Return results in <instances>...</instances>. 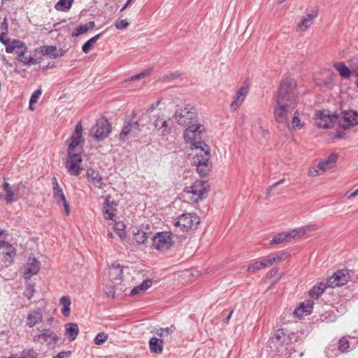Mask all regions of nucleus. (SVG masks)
Returning a JSON list of instances; mask_svg holds the SVG:
<instances>
[{
  "mask_svg": "<svg viewBox=\"0 0 358 358\" xmlns=\"http://www.w3.org/2000/svg\"><path fill=\"white\" fill-rule=\"evenodd\" d=\"M205 133L203 124L194 123L188 125L183 134L185 141L191 145L192 149L196 150L194 162L196 164L197 172L201 176L208 175L210 171V150L203 140Z\"/></svg>",
  "mask_w": 358,
  "mask_h": 358,
  "instance_id": "obj_1",
  "label": "nucleus"
},
{
  "mask_svg": "<svg viewBox=\"0 0 358 358\" xmlns=\"http://www.w3.org/2000/svg\"><path fill=\"white\" fill-rule=\"evenodd\" d=\"M83 137V126L80 122H78L73 134L70 138V143L68 146V157L65 164V167L71 176H78L83 170V159L79 153L73 152L74 149L80 144V139Z\"/></svg>",
  "mask_w": 358,
  "mask_h": 358,
  "instance_id": "obj_2",
  "label": "nucleus"
},
{
  "mask_svg": "<svg viewBox=\"0 0 358 358\" xmlns=\"http://www.w3.org/2000/svg\"><path fill=\"white\" fill-rule=\"evenodd\" d=\"M297 336L296 333L291 332L286 329H279L276 330L271 336L270 341L273 344L278 352L280 348L285 347L287 349L294 341H296Z\"/></svg>",
  "mask_w": 358,
  "mask_h": 358,
  "instance_id": "obj_3",
  "label": "nucleus"
},
{
  "mask_svg": "<svg viewBox=\"0 0 358 358\" xmlns=\"http://www.w3.org/2000/svg\"><path fill=\"white\" fill-rule=\"evenodd\" d=\"M209 191L208 182L206 180H196L184 191V196L190 202H197L206 198Z\"/></svg>",
  "mask_w": 358,
  "mask_h": 358,
  "instance_id": "obj_4",
  "label": "nucleus"
},
{
  "mask_svg": "<svg viewBox=\"0 0 358 358\" xmlns=\"http://www.w3.org/2000/svg\"><path fill=\"white\" fill-rule=\"evenodd\" d=\"M2 188L6 194L3 196L0 192V201L3 198L7 204H11L23 196V192L26 189V186L22 182H20L11 186L10 183L4 181L2 185Z\"/></svg>",
  "mask_w": 358,
  "mask_h": 358,
  "instance_id": "obj_5",
  "label": "nucleus"
},
{
  "mask_svg": "<svg viewBox=\"0 0 358 358\" xmlns=\"http://www.w3.org/2000/svg\"><path fill=\"white\" fill-rule=\"evenodd\" d=\"M174 117L179 124L188 127L189 124L196 123L198 118L196 109L190 105L184 106L176 111Z\"/></svg>",
  "mask_w": 358,
  "mask_h": 358,
  "instance_id": "obj_6",
  "label": "nucleus"
},
{
  "mask_svg": "<svg viewBox=\"0 0 358 358\" xmlns=\"http://www.w3.org/2000/svg\"><path fill=\"white\" fill-rule=\"evenodd\" d=\"M200 217L195 213H183L174 221V225L182 231L197 229L200 223Z\"/></svg>",
  "mask_w": 358,
  "mask_h": 358,
  "instance_id": "obj_7",
  "label": "nucleus"
},
{
  "mask_svg": "<svg viewBox=\"0 0 358 358\" xmlns=\"http://www.w3.org/2000/svg\"><path fill=\"white\" fill-rule=\"evenodd\" d=\"M152 245L158 251L168 250L173 245V234L171 231H163L156 233L152 238Z\"/></svg>",
  "mask_w": 358,
  "mask_h": 358,
  "instance_id": "obj_8",
  "label": "nucleus"
},
{
  "mask_svg": "<svg viewBox=\"0 0 358 358\" xmlns=\"http://www.w3.org/2000/svg\"><path fill=\"white\" fill-rule=\"evenodd\" d=\"M336 113H331L329 110H321L315 113V124L322 129L332 128L336 126Z\"/></svg>",
  "mask_w": 358,
  "mask_h": 358,
  "instance_id": "obj_9",
  "label": "nucleus"
},
{
  "mask_svg": "<svg viewBox=\"0 0 358 358\" xmlns=\"http://www.w3.org/2000/svg\"><path fill=\"white\" fill-rule=\"evenodd\" d=\"M59 341V337L50 329L39 330L38 334L33 336V342L39 344L45 343L48 346L54 348Z\"/></svg>",
  "mask_w": 358,
  "mask_h": 358,
  "instance_id": "obj_10",
  "label": "nucleus"
},
{
  "mask_svg": "<svg viewBox=\"0 0 358 358\" xmlns=\"http://www.w3.org/2000/svg\"><path fill=\"white\" fill-rule=\"evenodd\" d=\"M282 254L274 253L268 256L262 257L259 261H255L250 264L248 266L247 271L248 272L255 273L257 271L269 267L273 263L281 260Z\"/></svg>",
  "mask_w": 358,
  "mask_h": 358,
  "instance_id": "obj_11",
  "label": "nucleus"
},
{
  "mask_svg": "<svg viewBox=\"0 0 358 358\" xmlns=\"http://www.w3.org/2000/svg\"><path fill=\"white\" fill-rule=\"evenodd\" d=\"M141 129V124L138 121L131 122V120H125L118 138L121 141L125 142L131 137H136Z\"/></svg>",
  "mask_w": 358,
  "mask_h": 358,
  "instance_id": "obj_12",
  "label": "nucleus"
},
{
  "mask_svg": "<svg viewBox=\"0 0 358 358\" xmlns=\"http://www.w3.org/2000/svg\"><path fill=\"white\" fill-rule=\"evenodd\" d=\"M351 279L348 270H337L333 275L327 280V285L329 287H341L346 285Z\"/></svg>",
  "mask_w": 358,
  "mask_h": 358,
  "instance_id": "obj_13",
  "label": "nucleus"
},
{
  "mask_svg": "<svg viewBox=\"0 0 358 358\" xmlns=\"http://www.w3.org/2000/svg\"><path fill=\"white\" fill-rule=\"evenodd\" d=\"M111 129V124L108 120L105 117H102L96 121V124L92 131L96 140L102 141L109 135Z\"/></svg>",
  "mask_w": 358,
  "mask_h": 358,
  "instance_id": "obj_14",
  "label": "nucleus"
},
{
  "mask_svg": "<svg viewBox=\"0 0 358 358\" xmlns=\"http://www.w3.org/2000/svg\"><path fill=\"white\" fill-rule=\"evenodd\" d=\"M52 194L53 198L56 201L57 203L59 206H64L66 214L68 215L70 213V206L64 193L58 183L57 179L55 177L52 178Z\"/></svg>",
  "mask_w": 358,
  "mask_h": 358,
  "instance_id": "obj_15",
  "label": "nucleus"
},
{
  "mask_svg": "<svg viewBox=\"0 0 358 358\" xmlns=\"http://www.w3.org/2000/svg\"><path fill=\"white\" fill-rule=\"evenodd\" d=\"M338 158V156L336 153H331L327 157V158L318 163L316 168H312L310 169L309 173L312 176H316L320 174V172H324L328 170L336 164Z\"/></svg>",
  "mask_w": 358,
  "mask_h": 358,
  "instance_id": "obj_16",
  "label": "nucleus"
},
{
  "mask_svg": "<svg viewBox=\"0 0 358 358\" xmlns=\"http://www.w3.org/2000/svg\"><path fill=\"white\" fill-rule=\"evenodd\" d=\"M275 103L290 108L296 103L294 91H278L275 94Z\"/></svg>",
  "mask_w": 358,
  "mask_h": 358,
  "instance_id": "obj_17",
  "label": "nucleus"
},
{
  "mask_svg": "<svg viewBox=\"0 0 358 358\" xmlns=\"http://www.w3.org/2000/svg\"><path fill=\"white\" fill-rule=\"evenodd\" d=\"M349 341L345 336L341 337L337 343V349L334 345H329L325 350L326 356L329 358L336 357L338 354L336 350L341 353H347L349 351Z\"/></svg>",
  "mask_w": 358,
  "mask_h": 358,
  "instance_id": "obj_18",
  "label": "nucleus"
},
{
  "mask_svg": "<svg viewBox=\"0 0 358 358\" xmlns=\"http://www.w3.org/2000/svg\"><path fill=\"white\" fill-rule=\"evenodd\" d=\"M43 319V311L41 308L36 307L30 309L26 317L25 325L29 328H33L42 322Z\"/></svg>",
  "mask_w": 358,
  "mask_h": 358,
  "instance_id": "obj_19",
  "label": "nucleus"
},
{
  "mask_svg": "<svg viewBox=\"0 0 358 358\" xmlns=\"http://www.w3.org/2000/svg\"><path fill=\"white\" fill-rule=\"evenodd\" d=\"M86 177L94 187L103 189L106 186L103 176L97 170L92 168L87 169L86 171Z\"/></svg>",
  "mask_w": 358,
  "mask_h": 358,
  "instance_id": "obj_20",
  "label": "nucleus"
},
{
  "mask_svg": "<svg viewBox=\"0 0 358 358\" xmlns=\"http://www.w3.org/2000/svg\"><path fill=\"white\" fill-rule=\"evenodd\" d=\"M117 203L111 199V196L108 195L105 198L103 206V217L108 220H115Z\"/></svg>",
  "mask_w": 358,
  "mask_h": 358,
  "instance_id": "obj_21",
  "label": "nucleus"
},
{
  "mask_svg": "<svg viewBox=\"0 0 358 358\" xmlns=\"http://www.w3.org/2000/svg\"><path fill=\"white\" fill-rule=\"evenodd\" d=\"M317 15V11H313L310 13L303 15L297 24L296 31L303 32L308 30L313 24L314 20Z\"/></svg>",
  "mask_w": 358,
  "mask_h": 358,
  "instance_id": "obj_22",
  "label": "nucleus"
},
{
  "mask_svg": "<svg viewBox=\"0 0 358 358\" xmlns=\"http://www.w3.org/2000/svg\"><path fill=\"white\" fill-rule=\"evenodd\" d=\"M273 117L278 124H286L288 122V108L275 104L273 108Z\"/></svg>",
  "mask_w": 358,
  "mask_h": 358,
  "instance_id": "obj_23",
  "label": "nucleus"
},
{
  "mask_svg": "<svg viewBox=\"0 0 358 358\" xmlns=\"http://www.w3.org/2000/svg\"><path fill=\"white\" fill-rule=\"evenodd\" d=\"M334 69L343 80L349 79L352 75V70L343 62H336L333 64Z\"/></svg>",
  "mask_w": 358,
  "mask_h": 358,
  "instance_id": "obj_24",
  "label": "nucleus"
},
{
  "mask_svg": "<svg viewBox=\"0 0 358 358\" xmlns=\"http://www.w3.org/2000/svg\"><path fill=\"white\" fill-rule=\"evenodd\" d=\"M122 266L117 262L112 264L108 271L110 280L114 283H117V281H120L122 280Z\"/></svg>",
  "mask_w": 358,
  "mask_h": 358,
  "instance_id": "obj_25",
  "label": "nucleus"
},
{
  "mask_svg": "<svg viewBox=\"0 0 358 358\" xmlns=\"http://www.w3.org/2000/svg\"><path fill=\"white\" fill-rule=\"evenodd\" d=\"M39 269L40 262L36 258L29 259L24 271V277L27 279L30 278L31 276L36 275Z\"/></svg>",
  "mask_w": 358,
  "mask_h": 358,
  "instance_id": "obj_26",
  "label": "nucleus"
},
{
  "mask_svg": "<svg viewBox=\"0 0 358 358\" xmlns=\"http://www.w3.org/2000/svg\"><path fill=\"white\" fill-rule=\"evenodd\" d=\"M313 305L314 302L313 301L307 300L306 302L301 303L299 306L294 310V314L299 318L303 317L304 313L309 315L312 313Z\"/></svg>",
  "mask_w": 358,
  "mask_h": 358,
  "instance_id": "obj_27",
  "label": "nucleus"
},
{
  "mask_svg": "<svg viewBox=\"0 0 358 358\" xmlns=\"http://www.w3.org/2000/svg\"><path fill=\"white\" fill-rule=\"evenodd\" d=\"M153 125L155 129L159 131L162 136L167 135L169 133V124L164 115L157 116L153 121Z\"/></svg>",
  "mask_w": 358,
  "mask_h": 358,
  "instance_id": "obj_28",
  "label": "nucleus"
},
{
  "mask_svg": "<svg viewBox=\"0 0 358 358\" xmlns=\"http://www.w3.org/2000/svg\"><path fill=\"white\" fill-rule=\"evenodd\" d=\"M297 87L296 80L289 75H285L279 85V90H293Z\"/></svg>",
  "mask_w": 358,
  "mask_h": 358,
  "instance_id": "obj_29",
  "label": "nucleus"
},
{
  "mask_svg": "<svg viewBox=\"0 0 358 358\" xmlns=\"http://www.w3.org/2000/svg\"><path fill=\"white\" fill-rule=\"evenodd\" d=\"M149 348L152 353L161 354L163 350V340L152 337L149 341Z\"/></svg>",
  "mask_w": 358,
  "mask_h": 358,
  "instance_id": "obj_30",
  "label": "nucleus"
},
{
  "mask_svg": "<svg viewBox=\"0 0 358 358\" xmlns=\"http://www.w3.org/2000/svg\"><path fill=\"white\" fill-rule=\"evenodd\" d=\"M95 23L93 21L89 22L85 24L78 26L74 29L71 34L72 37H78L80 35L87 33L89 30H92L94 28Z\"/></svg>",
  "mask_w": 358,
  "mask_h": 358,
  "instance_id": "obj_31",
  "label": "nucleus"
},
{
  "mask_svg": "<svg viewBox=\"0 0 358 358\" xmlns=\"http://www.w3.org/2000/svg\"><path fill=\"white\" fill-rule=\"evenodd\" d=\"M66 336L71 341H74L79 333V328L76 323H67L64 326Z\"/></svg>",
  "mask_w": 358,
  "mask_h": 358,
  "instance_id": "obj_32",
  "label": "nucleus"
},
{
  "mask_svg": "<svg viewBox=\"0 0 358 358\" xmlns=\"http://www.w3.org/2000/svg\"><path fill=\"white\" fill-rule=\"evenodd\" d=\"M248 91H238L234 101L230 105L231 110L235 111L243 103L247 96Z\"/></svg>",
  "mask_w": 358,
  "mask_h": 358,
  "instance_id": "obj_33",
  "label": "nucleus"
},
{
  "mask_svg": "<svg viewBox=\"0 0 358 358\" xmlns=\"http://www.w3.org/2000/svg\"><path fill=\"white\" fill-rule=\"evenodd\" d=\"M327 287H329L327 286V282H320L309 291L310 296L313 299H317Z\"/></svg>",
  "mask_w": 358,
  "mask_h": 358,
  "instance_id": "obj_34",
  "label": "nucleus"
},
{
  "mask_svg": "<svg viewBox=\"0 0 358 358\" xmlns=\"http://www.w3.org/2000/svg\"><path fill=\"white\" fill-rule=\"evenodd\" d=\"M8 358H38V353L34 348L23 350L20 355H12Z\"/></svg>",
  "mask_w": 358,
  "mask_h": 358,
  "instance_id": "obj_35",
  "label": "nucleus"
},
{
  "mask_svg": "<svg viewBox=\"0 0 358 358\" xmlns=\"http://www.w3.org/2000/svg\"><path fill=\"white\" fill-rule=\"evenodd\" d=\"M4 248L6 251L3 252V261L5 262H13V258L16 255V249L9 243Z\"/></svg>",
  "mask_w": 358,
  "mask_h": 358,
  "instance_id": "obj_36",
  "label": "nucleus"
},
{
  "mask_svg": "<svg viewBox=\"0 0 358 358\" xmlns=\"http://www.w3.org/2000/svg\"><path fill=\"white\" fill-rule=\"evenodd\" d=\"M74 0H59L55 5V8L57 11L68 12L72 7Z\"/></svg>",
  "mask_w": 358,
  "mask_h": 358,
  "instance_id": "obj_37",
  "label": "nucleus"
},
{
  "mask_svg": "<svg viewBox=\"0 0 358 358\" xmlns=\"http://www.w3.org/2000/svg\"><path fill=\"white\" fill-rule=\"evenodd\" d=\"M60 304L62 305V313L64 316L68 317L70 315L71 300L69 296H64L60 299Z\"/></svg>",
  "mask_w": 358,
  "mask_h": 358,
  "instance_id": "obj_38",
  "label": "nucleus"
},
{
  "mask_svg": "<svg viewBox=\"0 0 358 358\" xmlns=\"http://www.w3.org/2000/svg\"><path fill=\"white\" fill-rule=\"evenodd\" d=\"M336 125H338V128L342 129L343 130L348 129L353 127V124L349 122L348 120H346L345 117L343 114L341 115L337 114Z\"/></svg>",
  "mask_w": 358,
  "mask_h": 358,
  "instance_id": "obj_39",
  "label": "nucleus"
},
{
  "mask_svg": "<svg viewBox=\"0 0 358 358\" xmlns=\"http://www.w3.org/2000/svg\"><path fill=\"white\" fill-rule=\"evenodd\" d=\"M150 234L143 230H137L136 232H134V238L138 244H143L146 240L149 238Z\"/></svg>",
  "mask_w": 358,
  "mask_h": 358,
  "instance_id": "obj_40",
  "label": "nucleus"
},
{
  "mask_svg": "<svg viewBox=\"0 0 358 358\" xmlns=\"http://www.w3.org/2000/svg\"><path fill=\"white\" fill-rule=\"evenodd\" d=\"M56 51L57 48L55 46H42L39 48V52L41 55H48L53 58H56L57 57Z\"/></svg>",
  "mask_w": 358,
  "mask_h": 358,
  "instance_id": "obj_41",
  "label": "nucleus"
},
{
  "mask_svg": "<svg viewBox=\"0 0 358 358\" xmlns=\"http://www.w3.org/2000/svg\"><path fill=\"white\" fill-rule=\"evenodd\" d=\"M102 33H99L90 39H89L87 42H85L82 46V50L85 53H88L91 50L92 45L94 44L101 37Z\"/></svg>",
  "mask_w": 358,
  "mask_h": 358,
  "instance_id": "obj_42",
  "label": "nucleus"
},
{
  "mask_svg": "<svg viewBox=\"0 0 358 358\" xmlns=\"http://www.w3.org/2000/svg\"><path fill=\"white\" fill-rule=\"evenodd\" d=\"M343 115L353 126L358 124V113L356 111L345 110L343 113Z\"/></svg>",
  "mask_w": 358,
  "mask_h": 358,
  "instance_id": "obj_43",
  "label": "nucleus"
},
{
  "mask_svg": "<svg viewBox=\"0 0 358 358\" xmlns=\"http://www.w3.org/2000/svg\"><path fill=\"white\" fill-rule=\"evenodd\" d=\"M175 331L176 327L173 325H171L169 327L160 328L156 333L160 338H166L171 336Z\"/></svg>",
  "mask_w": 358,
  "mask_h": 358,
  "instance_id": "obj_44",
  "label": "nucleus"
},
{
  "mask_svg": "<svg viewBox=\"0 0 358 358\" xmlns=\"http://www.w3.org/2000/svg\"><path fill=\"white\" fill-rule=\"evenodd\" d=\"M19 47H22V41L19 40H13L10 43L8 42L6 45V52L7 53H11L15 50H17Z\"/></svg>",
  "mask_w": 358,
  "mask_h": 358,
  "instance_id": "obj_45",
  "label": "nucleus"
},
{
  "mask_svg": "<svg viewBox=\"0 0 358 358\" xmlns=\"http://www.w3.org/2000/svg\"><path fill=\"white\" fill-rule=\"evenodd\" d=\"M41 92L42 91H34L31 94L29 104V108L30 110H34V104L38 102V99L41 95Z\"/></svg>",
  "mask_w": 358,
  "mask_h": 358,
  "instance_id": "obj_46",
  "label": "nucleus"
},
{
  "mask_svg": "<svg viewBox=\"0 0 358 358\" xmlns=\"http://www.w3.org/2000/svg\"><path fill=\"white\" fill-rule=\"evenodd\" d=\"M286 241H289L287 239V234L285 233H280L275 236L271 241V244H279Z\"/></svg>",
  "mask_w": 358,
  "mask_h": 358,
  "instance_id": "obj_47",
  "label": "nucleus"
},
{
  "mask_svg": "<svg viewBox=\"0 0 358 358\" xmlns=\"http://www.w3.org/2000/svg\"><path fill=\"white\" fill-rule=\"evenodd\" d=\"M35 293V285L33 283H27L26 285V288L24 292V296H26L29 300H30Z\"/></svg>",
  "mask_w": 358,
  "mask_h": 358,
  "instance_id": "obj_48",
  "label": "nucleus"
},
{
  "mask_svg": "<svg viewBox=\"0 0 358 358\" xmlns=\"http://www.w3.org/2000/svg\"><path fill=\"white\" fill-rule=\"evenodd\" d=\"M180 76L181 73L179 71H175L164 76L161 78L160 80H162V82L167 83L173 80L178 78Z\"/></svg>",
  "mask_w": 358,
  "mask_h": 358,
  "instance_id": "obj_49",
  "label": "nucleus"
},
{
  "mask_svg": "<svg viewBox=\"0 0 358 358\" xmlns=\"http://www.w3.org/2000/svg\"><path fill=\"white\" fill-rule=\"evenodd\" d=\"M350 66L352 70V75L358 76V58L352 57L349 60Z\"/></svg>",
  "mask_w": 358,
  "mask_h": 358,
  "instance_id": "obj_50",
  "label": "nucleus"
},
{
  "mask_svg": "<svg viewBox=\"0 0 358 358\" xmlns=\"http://www.w3.org/2000/svg\"><path fill=\"white\" fill-rule=\"evenodd\" d=\"M152 73V69H146L143 72L136 74L134 76H131L129 79L130 81H135L137 80L143 79L147 76H148Z\"/></svg>",
  "mask_w": 358,
  "mask_h": 358,
  "instance_id": "obj_51",
  "label": "nucleus"
},
{
  "mask_svg": "<svg viewBox=\"0 0 358 358\" xmlns=\"http://www.w3.org/2000/svg\"><path fill=\"white\" fill-rule=\"evenodd\" d=\"M320 320L322 322L329 323V322H334L336 320V316L332 314L331 313H325L322 314L320 317Z\"/></svg>",
  "mask_w": 358,
  "mask_h": 358,
  "instance_id": "obj_52",
  "label": "nucleus"
},
{
  "mask_svg": "<svg viewBox=\"0 0 358 358\" xmlns=\"http://www.w3.org/2000/svg\"><path fill=\"white\" fill-rule=\"evenodd\" d=\"M305 233V230L302 229H294L289 232L285 233L287 234V239L290 241L292 238H294L298 234H303Z\"/></svg>",
  "mask_w": 358,
  "mask_h": 358,
  "instance_id": "obj_53",
  "label": "nucleus"
},
{
  "mask_svg": "<svg viewBox=\"0 0 358 358\" xmlns=\"http://www.w3.org/2000/svg\"><path fill=\"white\" fill-rule=\"evenodd\" d=\"M108 338V335L103 332L99 333L94 338V343L96 345H101L106 342Z\"/></svg>",
  "mask_w": 358,
  "mask_h": 358,
  "instance_id": "obj_54",
  "label": "nucleus"
},
{
  "mask_svg": "<svg viewBox=\"0 0 358 358\" xmlns=\"http://www.w3.org/2000/svg\"><path fill=\"white\" fill-rule=\"evenodd\" d=\"M292 124L293 127L295 129H300L303 127V124L301 123V120L298 117V112L294 113V117L292 118Z\"/></svg>",
  "mask_w": 358,
  "mask_h": 358,
  "instance_id": "obj_55",
  "label": "nucleus"
},
{
  "mask_svg": "<svg viewBox=\"0 0 358 358\" xmlns=\"http://www.w3.org/2000/svg\"><path fill=\"white\" fill-rule=\"evenodd\" d=\"M129 24L127 20H120L116 21L115 23V27L116 29L120 30L126 29L129 27Z\"/></svg>",
  "mask_w": 358,
  "mask_h": 358,
  "instance_id": "obj_56",
  "label": "nucleus"
},
{
  "mask_svg": "<svg viewBox=\"0 0 358 358\" xmlns=\"http://www.w3.org/2000/svg\"><path fill=\"white\" fill-rule=\"evenodd\" d=\"M26 50L27 47L25 46L24 43L22 42V47H19L17 50H16L18 59H20L24 55Z\"/></svg>",
  "mask_w": 358,
  "mask_h": 358,
  "instance_id": "obj_57",
  "label": "nucleus"
},
{
  "mask_svg": "<svg viewBox=\"0 0 358 358\" xmlns=\"http://www.w3.org/2000/svg\"><path fill=\"white\" fill-rule=\"evenodd\" d=\"M25 64H36V60L31 57H25L24 55L20 59Z\"/></svg>",
  "mask_w": 358,
  "mask_h": 358,
  "instance_id": "obj_58",
  "label": "nucleus"
},
{
  "mask_svg": "<svg viewBox=\"0 0 358 358\" xmlns=\"http://www.w3.org/2000/svg\"><path fill=\"white\" fill-rule=\"evenodd\" d=\"M145 292L141 285L134 287L130 292L131 296H135L141 292Z\"/></svg>",
  "mask_w": 358,
  "mask_h": 358,
  "instance_id": "obj_59",
  "label": "nucleus"
},
{
  "mask_svg": "<svg viewBox=\"0 0 358 358\" xmlns=\"http://www.w3.org/2000/svg\"><path fill=\"white\" fill-rule=\"evenodd\" d=\"M152 284V280L146 279V280H143L142 282V283L140 285H141V287H143V289H144V291H146L149 287H151Z\"/></svg>",
  "mask_w": 358,
  "mask_h": 358,
  "instance_id": "obj_60",
  "label": "nucleus"
},
{
  "mask_svg": "<svg viewBox=\"0 0 358 358\" xmlns=\"http://www.w3.org/2000/svg\"><path fill=\"white\" fill-rule=\"evenodd\" d=\"M71 354V351H68V352L63 351V352H59L57 355V356H55L54 358H68Z\"/></svg>",
  "mask_w": 358,
  "mask_h": 358,
  "instance_id": "obj_61",
  "label": "nucleus"
},
{
  "mask_svg": "<svg viewBox=\"0 0 358 358\" xmlns=\"http://www.w3.org/2000/svg\"><path fill=\"white\" fill-rule=\"evenodd\" d=\"M285 178L280 179V180H278V182H275L271 186H270L268 187V189H267V191L270 192V191L273 190L278 185L283 183L285 182Z\"/></svg>",
  "mask_w": 358,
  "mask_h": 358,
  "instance_id": "obj_62",
  "label": "nucleus"
},
{
  "mask_svg": "<svg viewBox=\"0 0 358 358\" xmlns=\"http://www.w3.org/2000/svg\"><path fill=\"white\" fill-rule=\"evenodd\" d=\"M336 76L334 73H331L329 76V80L328 82L325 83L326 86L329 85L331 83L334 82V80L336 79Z\"/></svg>",
  "mask_w": 358,
  "mask_h": 358,
  "instance_id": "obj_63",
  "label": "nucleus"
},
{
  "mask_svg": "<svg viewBox=\"0 0 358 358\" xmlns=\"http://www.w3.org/2000/svg\"><path fill=\"white\" fill-rule=\"evenodd\" d=\"M159 104V101L154 103H152L151 105H150L149 108L147 109V111L149 112V113H151L152 112Z\"/></svg>",
  "mask_w": 358,
  "mask_h": 358,
  "instance_id": "obj_64",
  "label": "nucleus"
}]
</instances>
